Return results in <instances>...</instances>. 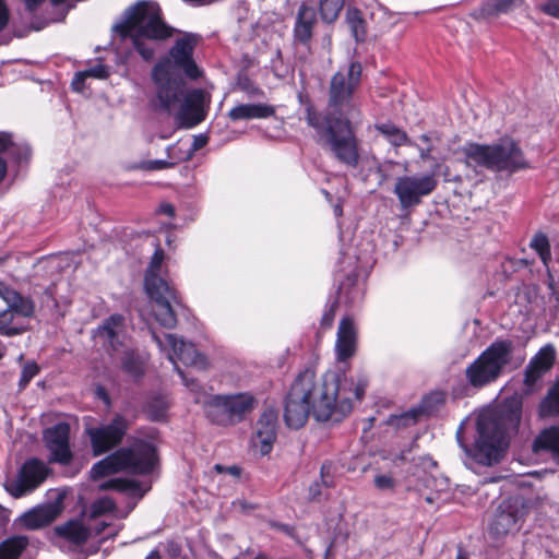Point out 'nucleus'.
<instances>
[{
	"mask_svg": "<svg viewBox=\"0 0 559 559\" xmlns=\"http://www.w3.org/2000/svg\"><path fill=\"white\" fill-rule=\"evenodd\" d=\"M109 76V71L107 66L105 64H96L92 68H88L84 71H80L75 73L74 76V84L78 83V81L85 82L86 78H95V79H107Z\"/></svg>",
	"mask_w": 559,
	"mask_h": 559,
	"instance_id": "nucleus-47",
	"label": "nucleus"
},
{
	"mask_svg": "<svg viewBox=\"0 0 559 559\" xmlns=\"http://www.w3.org/2000/svg\"><path fill=\"white\" fill-rule=\"evenodd\" d=\"M374 485L380 490H392L395 487V481L391 476L377 475L374 477Z\"/></svg>",
	"mask_w": 559,
	"mask_h": 559,
	"instance_id": "nucleus-54",
	"label": "nucleus"
},
{
	"mask_svg": "<svg viewBox=\"0 0 559 559\" xmlns=\"http://www.w3.org/2000/svg\"><path fill=\"white\" fill-rule=\"evenodd\" d=\"M534 453L549 452L559 460V426H550L543 429L532 444Z\"/></svg>",
	"mask_w": 559,
	"mask_h": 559,
	"instance_id": "nucleus-26",
	"label": "nucleus"
},
{
	"mask_svg": "<svg viewBox=\"0 0 559 559\" xmlns=\"http://www.w3.org/2000/svg\"><path fill=\"white\" fill-rule=\"evenodd\" d=\"M199 43V35L183 33L169 49L168 56L160 58L152 70V79L157 88L160 107L170 111L181 100L182 80L174 76L173 70L180 71L189 80L202 78L203 71L197 64L193 53Z\"/></svg>",
	"mask_w": 559,
	"mask_h": 559,
	"instance_id": "nucleus-3",
	"label": "nucleus"
},
{
	"mask_svg": "<svg viewBox=\"0 0 559 559\" xmlns=\"http://www.w3.org/2000/svg\"><path fill=\"white\" fill-rule=\"evenodd\" d=\"M119 449L129 454L128 463L124 465L128 474L146 476L158 465L157 449L148 441L139 439L130 447Z\"/></svg>",
	"mask_w": 559,
	"mask_h": 559,
	"instance_id": "nucleus-13",
	"label": "nucleus"
},
{
	"mask_svg": "<svg viewBox=\"0 0 559 559\" xmlns=\"http://www.w3.org/2000/svg\"><path fill=\"white\" fill-rule=\"evenodd\" d=\"M522 396L506 397L495 414L479 415L476 421L477 438L471 455L481 465L498 463L502 456L508 432H516L522 419Z\"/></svg>",
	"mask_w": 559,
	"mask_h": 559,
	"instance_id": "nucleus-4",
	"label": "nucleus"
},
{
	"mask_svg": "<svg viewBox=\"0 0 559 559\" xmlns=\"http://www.w3.org/2000/svg\"><path fill=\"white\" fill-rule=\"evenodd\" d=\"M514 345L511 340L497 338L464 370L466 388L475 391L495 383L511 362Z\"/></svg>",
	"mask_w": 559,
	"mask_h": 559,
	"instance_id": "nucleus-8",
	"label": "nucleus"
},
{
	"mask_svg": "<svg viewBox=\"0 0 559 559\" xmlns=\"http://www.w3.org/2000/svg\"><path fill=\"white\" fill-rule=\"evenodd\" d=\"M178 374L183 381V384L194 393H201L203 391V385L200 383V381L195 378L188 377L182 370L177 368Z\"/></svg>",
	"mask_w": 559,
	"mask_h": 559,
	"instance_id": "nucleus-52",
	"label": "nucleus"
},
{
	"mask_svg": "<svg viewBox=\"0 0 559 559\" xmlns=\"http://www.w3.org/2000/svg\"><path fill=\"white\" fill-rule=\"evenodd\" d=\"M278 411L274 407L265 408L257 421V429L277 432Z\"/></svg>",
	"mask_w": 559,
	"mask_h": 559,
	"instance_id": "nucleus-45",
	"label": "nucleus"
},
{
	"mask_svg": "<svg viewBox=\"0 0 559 559\" xmlns=\"http://www.w3.org/2000/svg\"><path fill=\"white\" fill-rule=\"evenodd\" d=\"M524 0H486L480 7L472 13L476 20L497 17L501 14H508L515 8L523 4Z\"/></svg>",
	"mask_w": 559,
	"mask_h": 559,
	"instance_id": "nucleus-25",
	"label": "nucleus"
},
{
	"mask_svg": "<svg viewBox=\"0 0 559 559\" xmlns=\"http://www.w3.org/2000/svg\"><path fill=\"white\" fill-rule=\"evenodd\" d=\"M128 452L117 449L100 461L96 462L91 471V478L98 480L109 475L126 472L124 465L128 463Z\"/></svg>",
	"mask_w": 559,
	"mask_h": 559,
	"instance_id": "nucleus-20",
	"label": "nucleus"
},
{
	"mask_svg": "<svg viewBox=\"0 0 559 559\" xmlns=\"http://www.w3.org/2000/svg\"><path fill=\"white\" fill-rule=\"evenodd\" d=\"M55 534L75 548L84 546L91 538V528L79 520H69L53 528Z\"/></svg>",
	"mask_w": 559,
	"mask_h": 559,
	"instance_id": "nucleus-21",
	"label": "nucleus"
},
{
	"mask_svg": "<svg viewBox=\"0 0 559 559\" xmlns=\"http://www.w3.org/2000/svg\"><path fill=\"white\" fill-rule=\"evenodd\" d=\"M53 516L48 510H33L25 514L24 521L31 528H39L48 525Z\"/></svg>",
	"mask_w": 559,
	"mask_h": 559,
	"instance_id": "nucleus-43",
	"label": "nucleus"
},
{
	"mask_svg": "<svg viewBox=\"0 0 559 559\" xmlns=\"http://www.w3.org/2000/svg\"><path fill=\"white\" fill-rule=\"evenodd\" d=\"M127 39L131 40L133 49L140 55V57L144 61L151 62L155 59L156 48L154 45L148 43L150 39L139 34H135L134 32H131V35L128 36Z\"/></svg>",
	"mask_w": 559,
	"mask_h": 559,
	"instance_id": "nucleus-38",
	"label": "nucleus"
},
{
	"mask_svg": "<svg viewBox=\"0 0 559 559\" xmlns=\"http://www.w3.org/2000/svg\"><path fill=\"white\" fill-rule=\"evenodd\" d=\"M225 397L234 426L245 420L246 416L258 406L257 397L250 392L225 394Z\"/></svg>",
	"mask_w": 559,
	"mask_h": 559,
	"instance_id": "nucleus-22",
	"label": "nucleus"
},
{
	"mask_svg": "<svg viewBox=\"0 0 559 559\" xmlns=\"http://www.w3.org/2000/svg\"><path fill=\"white\" fill-rule=\"evenodd\" d=\"M164 260L165 251L157 243L145 270L144 288L155 304L156 321L166 329H174L178 323L174 306H181V299L175 286L159 275Z\"/></svg>",
	"mask_w": 559,
	"mask_h": 559,
	"instance_id": "nucleus-6",
	"label": "nucleus"
},
{
	"mask_svg": "<svg viewBox=\"0 0 559 559\" xmlns=\"http://www.w3.org/2000/svg\"><path fill=\"white\" fill-rule=\"evenodd\" d=\"M376 130L381 133L393 146H415L407 133L391 122L376 124Z\"/></svg>",
	"mask_w": 559,
	"mask_h": 559,
	"instance_id": "nucleus-31",
	"label": "nucleus"
},
{
	"mask_svg": "<svg viewBox=\"0 0 559 559\" xmlns=\"http://www.w3.org/2000/svg\"><path fill=\"white\" fill-rule=\"evenodd\" d=\"M116 510L115 501L109 497H102L92 502L90 507V518L97 519Z\"/></svg>",
	"mask_w": 559,
	"mask_h": 559,
	"instance_id": "nucleus-44",
	"label": "nucleus"
},
{
	"mask_svg": "<svg viewBox=\"0 0 559 559\" xmlns=\"http://www.w3.org/2000/svg\"><path fill=\"white\" fill-rule=\"evenodd\" d=\"M99 490H115L122 493H130L132 496H144L141 483L129 478H110L99 485Z\"/></svg>",
	"mask_w": 559,
	"mask_h": 559,
	"instance_id": "nucleus-29",
	"label": "nucleus"
},
{
	"mask_svg": "<svg viewBox=\"0 0 559 559\" xmlns=\"http://www.w3.org/2000/svg\"><path fill=\"white\" fill-rule=\"evenodd\" d=\"M8 308L0 312V335L13 337L27 331V325L17 321Z\"/></svg>",
	"mask_w": 559,
	"mask_h": 559,
	"instance_id": "nucleus-33",
	"label": "nucleus"
},
{
	"mask_svg": "<svg viewBox=\"0 0 559 559\" xmlns=\"http://www.w3.org/2000/svg\"><path fill=\"white\" fill-rule=\"evenodd\" d=\"M29 544L24 535H14L0 543V559H20Z\"/></svg>",
	"mask_w": 559,
	"mask_h": 559,
	"instance_id": "nucleus-30",
	"label": "nucleus"
},
{
	"mask_svg": "<svg viewBox=\"0 0 559 559\" xmlns=\"http://www.w3.org/2000/svg\"><path fill=\"white\" fill-rule=\"evenodd\" d=\"M340 306V299L338 297H335L332 301L329 300L325 305L323 314L321 317L320 323H319V330L317 334L325 333L326 331L331 330L333 328L334 319L336 311Z\"/></svg>",
	"mask_w": 559,
	"mask_h": 559,
	"instance_id": "nucleus-41",
	"label": "nucleus"
},
{
	"mask_svg": "<svg viewBox=\"0 0 559 559\" xmlns=\"http://www.w3.org/2000/svg\"><path fill=\"white\" fill-rule=\"evenodd\" d=\"M531 247L537 252L540 260L545 265L551 260L550 245L547 236L543 233H537L531 241Z\"/></svg>",
	"mask_w": 559,
	"mask_h": 559,
	"instance_id": "nucleus-42",
	"label": "nucleus"
},
{
	"mask_svg": "<svg viewBox=\"0 0 559 559\" xmlns=\"http://www.w3.org/2000/svg\"><path fill=\"white\" fill-rule=\"evenodd\" d=\"M95 395L97 399L102 400L105 404H107V405L110 404V396L105 386L96 385Z\"/></svg>",
	"mask_w": 559,
	"mask_h": 559,
	"instance_id": "nucleus-62",
	"label": "nucleus"
},
{
	"mask_svg": "<svg viewBox=\"0 0 559 559\" xmlns=\"http://www.w3.org/2000/svg\"><path fill=\"white\" fill-rule=\"evenodd\" d=\"M8 309L23 318H32L35 313V302L31 297H25L19 293L14 301L8 306Z\"/></svg>",
	"mask_w": 559,
	"mask_h": 559,
	"instance_id": "nucleus-40",
	"label": "nucleus"
},
{
	"mask_svg": "<svg viewBox=\"0 0 559 559\" xmlns=\"http://www.w3.org/2000/svg\"><path fill=\"white\" fill-rule=\"evenodd\" d=\"M418 151H419V157L423 159V160H429V159H432V151H433V146L432 145H427L426 147H418Z\"/></svg>",
	"mask_w": 559,
	"mask_h": 559,
	"instance_id": "nucleus-64",
	"label": "nucleus"
},
{
	"mask_svg": "<svg viewBox=\"0 0 559 559\" xmlns=\"http://www.w3.org/2000/svg\"><path fill=\"white\" fill-rule=\"evenodd\" d=\"M420 420L415 407L403 412L401 414H392L388 417L385 424L396 430L415 426Z\"/></svg>",
	"mask_w": 559,
	"mask_h": 559,
	"instance_id": "nucleus-37",
	"label": "nucleus"
},
{
	"mask_svg": "<svg viewBox=\"0 0 559 559\" xmlns=\"http://www.w3.org/2000/svg\"><path fill=\"white\" fill-rule=\"evenodd\" d=\"M318 12L323 23L333 24L342 12L345 0H318Z\"/></svg>",
	"mask_w": 559,
	"mask_h": 559,
	"instance_id": "nucleus-35",
	"label": "nucleus"
},
{
	"mask_svg": "<svg viewBox=\"0 0 559 559\" xmlns=\"http://www.w3.org/2000/svg\"><path fill=\"white\" fill-rule=\"evenodd\" d=\"M129 420L121 414H116L107 425L88 427L85 432L90 438L94 456L103 455L117 448L129 430Z\"/></svg>",
	"mask_w": 559,
	"mask_h": 559,
	"instance_id": "nucleus-11",
	"label": "nucleus"
},
{
	"mask_svg": "<svg viewBox=\"0 0 559 559\" xmlns=\"http://www.w3.org/2000/svg\"><path fill=\"white\" fill-rule=\"evenodd\" d=\"M539 413L542 416H559V377L542 400Z\"/></svg>",
	"mask_w": 559,
	"mask_h": 559,
	"instance_id": "nucleus-34",
	"label": "nucleus"
},
{
	"mask_svg": "<svg viewBox=\"0 0 559 559\" xmlns=\"http://www.w3.org/2000/svg\"><path fill=\"white\" fill-rule=\"evenodd\" d=\"M309 499L317 500L321 496V485L319 481H314L309 486Z\"/></svg>",
	"mask_w": 559,
	"mask_h": 559,
	"instance_id": "nucleus-63",
	"label": "nucleus"
},
{
	"mask_svg": "<svg viewBox=\"0 0 559 559\" xmlns=\"http://www.w3.org/2000/svg\"><path fill=\"white\" fill-rule=\"evenodd\" d=\"M142 409L151 421H162L166 418L168 402L164 395L156 394L146 400Z\"/></svg>",
	"mask_w": 559,
	"mask_h": 559,
	"instance_id": "nucleus-32",
	"label": "nucleus"
},
{
	"mask_svg": "<svg viewBox=\"0 0 559 559\" xmlns=\"http://www.w3.org/2000/svg\"><path fill=\"white\" fill-rule=\"evenodd\" d=\"M40 368L36 361H27L21 371L19 380V390H24L29 382L39 373Z\"/></svg>",
	"mask_w": 559,
	"mask_h": 559,
	"instance_id": "nucleus-48",
	"label": "nucleus"
},
{
	"mask_svg": "<svg viewBox=\"0 0 559 559\" xmlns=\"http://www.w3.org/2000/svg\"><path fill=\"white\" fill-rule=\"evenodd\" d=\"M12 145V134L9 132H0V154L7 153Z\"/></svg>",
	"mask_w": 559,
	"mask_h": 559,
	"instance_id": "nucleus-60",
	"label": "nucleus"
},
{
	"mask_svg": "<svg viewBox=\"0 0 559 559\" xmlns=\"http://www.w3.org/2000/svg\"><path fill=\"white\" fill-rule=\"evenodd\" d=\"M240 85V88L246 92L247 94L249 95H254V96H261L263 95V91L261 87H259L257 84H254L250 79L248 78H245L242 81H240L239 83Z\"/></svg>",
	"mask_w": 559,
	"mask_h": 559,
	"instance_id": "nucleus-55",
	"label": "nucleus"
},
{
	"mask_svg": "<svg viewBox=\"0 0 559 559\" xmlns=\"http://www.w3.org/2000/svg\"><path fill=\"white\" fill-rule=\"evenodd\" d=\"M317 22V12L314 8L302 2L298 8L293 28L294 44L310 48Z\"/></svg>",
	"mask_w": 559,
	"mask_h": 559,
	"instance_id": "nucleus-17",
	"label": "nucleus"
},
{
	"mask_svg": "<svg viewBox=\"0 0 559 559\" xmlns=\"http://www.w3.org/2000/svg\"><path fill=\"white\" fill-rule=\"evenodd\" d=\"M361 76L359 61H352L346 69L336 71L329 83L324 111L319 110L308 96L299 94V102L305 106V121L314 130L317 143L328 147L338 163L349 168H357L360 162L355 119L361 116L357 95Z\"/></svg>",
	"mask_w": 559,
	"mask_h": 559,
	"instance_id": "nucleus-1",
	"label": "nucleus"
},
{
	"mask_svg": "<svg viewBox=\"0 0 559 559\" xmlns=\"http://www.w3.org/2000/svg\"><path fill=\"white\" fill-rule=\"evenodd\" d=\"M276 438V431L257 429V432L252 438V443L253 447L259 450L260 454L264 456L270 454L273 450Z\"/></svg>",
	"mask_w": 559,
	"mask_h": 559,
	"instance_id": "nucleus-39",
	"label": "nucleus"
},
{
	"mask_svg": "<svg viewBox=\"0 0 559 559\" xmlns=\"http://www.w3.org/2000/svg\"><path fill=\"white\" fill-rule=\"evenodd\" d=\"M7 153L19 164L28 162L32 155V151L28 145L16 144L13 140L12 145Z\"/></svg>",
	"mask_w": 559,
	"mask_h": 559,
	"instance_id": "nucleus-49",
	"label": "nucleus"
},
{
	"mask_svg": "<svg viewBox=\"0 0 559 559\" xmlns=\"http://www.w3.org/2000/svg\"><path fill=\"white\" fill-rule=\"evenodd\" d=\"M275 112V107L269 104H240L229 110L228 117L233 121L265 119L273 117Z\"/></svg>",
	"mask_w": 559,
	"mask_h": 559,
	"instance_id": "nucleus-24",
	"label": "nucleus"
},
{
	"mask_svg": "<svg viewBox=\"0 0 559 559\" xmlns=\"http://www.w3.org/2000/svg\"><path fill=\"white\" fill-rule=\"evenodd\" d=\"M114 29L122 39L131 32L150 40L164 41L177 32L163 19V12L157 2L140 0L124 11V19Z\"/></svg>",
	"mask_w": 559,
	"mask_h": 559,
	"instance_id": "nucleus-7",
	"label": "nucleus"
},
{
	"mask_svg": "<svg viewBox=\"0 0 559 559\" xmlns=\"http://www.w3.org/2000/svg\"><path fill=\"white\" fill-rule=\"evenodd\" d=\"M176 165L174 162H168L164 159H154V160H143L141 162L136 168L145 170V171H155L173 168Z\"/></svg>",
	"mask_w": 559,
	"mask_h": 559,
	"instance_id": "nucleus-50",
	"label": "nucleus"
},
{
	"mask_svg": "<svg viewBox=\"0 0 559 559\" xmlns=\"http://www.w3.org/2000/svg\"><path fill=\"white\" fill-rule=\"evenodd\" d=\"M50 469L37 457L27 459L21 466L17 480L8 489L14 498L36 489L47 478Z\"/></svg>",
	"mask_w": 559,
	"mask_h": 559,
	"instance_id": "nucleus-14",
	"label": "nucleus"
},
{
	"mask_svg": "<svg viewBox=\"0 0 559 559\" xmlns=\"http://www.w3.org/2000/svg\"><path fill=\"white\" fill-rule=\"evenodd\" d=\"M10 13L4 0H0V32L9 24Z\"/></svg>",
	"mask_w": 559,
	"mask_h": 559,
	"instance_id": "nucleus-59",
	"label": "nucleus"
},
{
	"mask_svg": "<svg viewBox=\"0 0 559 559\" xmlns=\"http://www.w3.org/2000/svg\"><path fill=\"white\" fill-rule=\"evenodd\" d=\"M369 374L359 369L346 373H325L317 381L313 369L306 368L293 381L285 397L284 421L290 429H299L310 414L318 421L340 423L360 403L369 386Z\"/></svg>",
	"mask_w": 559,
	"mask_h": 559,
	"instance_id": "nucleus-2",
	"label": "nucleus"
},
{
	"mask_svg": "<svg viewBox=\"0 0 559 559\" xmlns=\"http://www.w3.org/2000/svg\"><path fill=\"white\" fill-rule=\"evenodd\" d=\"M19 292L11 287L5 282L0 281V298L9 306L14 301Z\"/></svg>",
	"mask_w": 559,
	"mask_h": 559,
	"instance_id": "nucleus-51",
	"label": "nucleus"
},
{
	"mask_svg": "<svg viewBox=\"0 0 559 559\" xmlns=\"http://www.w3.org/2000/svg\"><path fill=\"white\" fill-rule=\"evenodd\" d=\"M204 98L205 94L201 88H195L186 95L178 114L181 126L192 128L205 119L206 112L203 108Z\"/></svg>",
	"mask_w": 559,
	"mask_h": 559,
	"instance_id": "nucleus-18",
	"label": "nucleus"
},
{
	"mask_svg": "<svg viewBox=\"0 0 559 559\" xmlns=\"http://www.w3.org/2000/svg\"><path fill=\"white\" fill-rule=\"evenodd\" d=\"M421 177L402 176L396 179L393 192L396 194L403 209H409L421 203V198L432 193L438 186L437 168Z\"/></svg>",
	"mask_w": 559,
	"mask_h": 559,
	"instance_id": "nucleus-10",
	"label": "nucleus"
},
{
	"mask_svg": "<svg viewBox=\"0 0 559 559\" xmlns=\"http://www.w3.org/2000/svg\"><path fill=\"white\" fill-rule=\"evenodd\" d=\"M556 360V350L552 345L542 347L534 355L524 370L523 383L532 390L538 380L542 379L554 366Z\"/></svg>",
	"mask_w": 559,
	"mask_h": 559,
	"instance_id": "nucleus-15",
	"label": "nucleus"
},
{
	"mask_svg": "<svg viewBox=\"0 0 559 559\" xmlns=\"http://www.w3.org/2000/svg\"><path fill=\"white\" fill-rule=\"evenodd\" d=\"M447 395L441 390L431 391L425 394L419 404L415 407L420 418L423 416H432L437 414L445 404Z\"/></svg>",
	"mask_w": 559,
	"mask_h": 559,
	"instance_id": "nucleus-27",
	"label": "nucleus"
},
{
	"mask_svg": "<svg viewBox=\"0 0 559 559\" xmlns=\"http://www.w3.org/2000/svg\"><path fill=\"white\" fill-rule=\"evenodd\" d=\"M205 417L214 425L221 427L234 426V420L228 412V403L225 394L212 395L203 404Z\"/></svg>",
	"mask_w": 559,
	"mask_h": 559,
	"instance_id": "nucleus-23",
	"label": "nucleus"
},
{
	"mask_svg": "<svg viewBox=\"0 0 559 559\" xmlns=\"http://www.w3.org/2000/svg\"><path fill=\"white\" fill-rule=\"evenodd\" d=\"M527 514V503L521 496L503 499L495 510L488 526L489 536L500 539L520 531Z\"/></svg>",
	"mask_w": 559,
	"mask_h": 559,
	"instance_id": "nucleus-9",
	"label": "nucleus"
},
{
	"mask_svg": "<svg viewBox=\"0 0 559 559\" xmlns=\"http://www.w3.org/2000/svg\"><path fill=\"white\" fill-rule=\"evenodd\" d=\"M467 167H481L492 171L516 173L528 168L520 144L512 138H501L493 144L466 142L461 147Z\"/></svg>",
	"mask_w": 559,
	"mask_h": 559,
	"instance_id": "nucleus-5",
	"label": "nucleus"
},
{
	"mask_svg": "<svg viewBox=\"0 0 559 559\" xmlns=\"http://www.w3.org/2000/svg\"><path fill=\"white\" fill-rule=\"evenodd\" d=\"M346 23L357 43H364L368 35V24L361 10L349 7L346 10Z\"/></svg>",
	"mask_w": 559,
	"mask_h": 559,
	"instance_id": "nucleus-28",
	"label": "nucleus"
},
{
	"mask_svg": "<svg viewBox=\"0 0 559 559\" xmlns=\"http://www.w3.org/2000/svg\"><path fill=\"white\" fill-rule=\"evenodd\" d=\"M540 11L546 15L559 20V0H547L540 5Z\"/></svg>",
	"mask_w": 559,
	"mask_h": 559,
	"instance_id": "nucleus-53",
	"label": "nucleus"
},
{
	"mask_svg": "<svg viewBox=\"0 0 559 559\" xmlns=\"http://www.w3.org/2000/svg\"><path fill=\"white\" fill-rule=\"evenodd\" d=\"M153 338L160 347L165 345L171 349L173 355H169L171 360L176 357L187 366L202 365L206 360L205 356L200 354L193 344L179 340L174 334H165L164 341L156 334H153Z\"/></svg>",
	"mask_w": 559,
	"mask_h": 559,
	"instance_id": "nucleus-16",
	"label": "nucleus"
},
{
	"mask_svg": "<svg viewBox=\"0 0 559 559\" xmlns=\"http://www.w3.org/2000/svg\"><path fill=\"white\" fill-rule=\"evenodd\" d=\"M121 369L130 377L140 379L144 376V361L134 350H127L121 358Z\"/></svg>",
	"mask_w": 559,
	"mask_h": 559,
	"instance_id": "nucleus-36",
	"label": "nucleus"
},
{
	"mask_svg": "<svg viewBox=\"0 0 559 559\" xmlns=\"http://www.w3.org/2000/svg\"><path fill=\"white\" fill-rule=\"evenodd\" d=\"M214 469L218 473V474H230L233 475L234 477H240L241 475V468L238 466V465H231V466H224L222 464H215L214 466Z\"/></svg>",
	"mask_w": 559,
	"mask_h": 559,
	"instance_id": "nucleus-57",
	"label": "nucleus"
},
{
	"mask_svg": "<svg viewBox=\"0 0 559 559\" xmlns=\"http://www.w3.org/2000/svg\"><path fill=\"white\" fill-rule=\"evenodd\" d=\"M357 285L358 274L356 272H350L349 274L346 275L345 280L341 282V284L338 285L337 297L340 298L342 294H345L349 300H353L358 293Z\"/></svg>",
	"mask_w": 559,
	"mask_h": 559,
	"instance_id": "nucleus-46",
	"label": "nucleus"
},
{
	"mask_svg": "<svg viewBox=\"0 0 559 559\" xmlns=\"http://www.w3.org/2000/svg\"><path fill=\"white\" fill-rule=\"evenodd\" d=\"M124 323V317L119 313H114L109 316L107 319L104 320L102 325L109 326L114 330H117L118 328L122 326Z\"/></svg>",
	"mask_w": 559,
	"mask_h": 559,
	"instance_id": "nucleus-56",
	"label": "nucleus"
},
{
	"mask_svg": "<svg viewBox=\"0 0 559 559\" xmlns=\"http://www.w3.org/2000/svg\"><path fill=\"white\" fill-rule=\"evenodd\" d=\"M158 214L167 215L168 217H174L176 210L175 206L171 203L163 202L159 204L157 209Z\"/></svg>",
	"mask_w": 559,
	"mask_h": 559,
	"instance_id": "nucleus-61",
	"label": "nucleus"
},
{
	"mask_svg": "<svg viewBox=\"0 0 559 559\" xmlns=\"http://www.w3.org/2000/svg\"><path fill=\"white\" fill-rule=\"evenodd\" d=\"M70 432L71 427L66 421L57 423L45 429L44 441L49 451V463H57L62 466L72 463L74 455L70 447Z\"/></svg>",
	"mask_w": 559,
	"mask_h": 559,
	"instance_id": "nucleus-12",
	"label": "nucleus"
},
{
	"mask_svg": "<svg viewBox=\"0 0 559 559\" xmlns=\"http://www.w3.org/2000/svg\"><path fill=\"white\" fill-rule=\"evenodd\" d=\"M98 331H102L106 335L110 346L112 347L114 350H116L117 348L115 343L118 341L117 330H114L109 326L99 325Z\"/></svg>",
	"mask_w": 559,
	"mask_h": 559,
	"instance_id": "nucleus-58",
	"label": "nucleus"
},
{
	"mask_svg": "<svg viewBox=\"0 0 559 559\" xmlns=\"http://www.w3.org/2000/svg\"><path fill=\"white\" fill-rule=\"evenodd\" d=\"M357 329L353 318L346 316L342 318L338 324L337 337L335 343L336 357L338 361H346L356 353Z\"/></svg>",
	"mask_w": 559,
	"mask_h": 559,
	"instance_id": "nucleus-19",
	"label": "nucleus"
}]
</instances>
